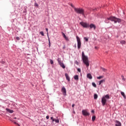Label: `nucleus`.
Masks as SVG:
<instances>
[{
    "label": "nucleus",
    "mask_w": 126,
    "mask_h": 126,
    "mask_svg": "<svg viewBox=\"0 0 126 126\" xmlns=\"http://www.w3.org/2000/svg\"><path fill=\"white\" fill-rule=\"evenodd\" d=\"M82 57L84 63L86 64L87 67H88V66H89V62H88V57L85 56V54H84V52H82Z\"/></svg>",
    "instance_id": "nucleus-1"
},
{
    "label": "nucleus",
    "mask_w": 126,
    "mask_h": 126,
    "mask_svg": "<svg viewBox=\"0 0 126 126\" xmlns=\"http://www.w3.org/2000/svg\"><path fill=\"white\" fill-rule=\"evenodd\" d=\"M107 20H110L111 21H114V23H117V22H118V23H120V22H122V20L121 19H119L118 18H116L115 17H110L109 18H107V20H105L106 23H108L107 22Z\"/></svg>",
    "instance_id": "nucleus-2"
},
{
    "label": "nucleus",
    "mask_w": 126,
    "mask_h": 126,
    "mask_svg": "<svg viewBox=\"0 0 126 126\" xmlns=\"http://www.w3.org/2000/svg\"><path fill=\"white\" fill-rule=\"evenodd\" d=\"M110 99V96L109 94H106L104 96H103L101 98V103L102 106H104L106 105V103H107V99Z\"/></svg>",
    "instance_id": "nucleus-3"
},
{
    "label": "nucleus",
    "mask_w": 126,
    "mask_h": 126,
    "mask_svg": "<svg viewBox=\"0 0 126 126\" xmlns=\"http://www.w3.org/2000/svg\"><path fill=\"white\" fill-rule=\"evenodd\" d=\"M74 11L78 14H82L84 16V10L80 8H74Z\"/></svg>",
    "instance_id": "nucleus-4"
},
{
    "label": "nucleus",
    "mask_w": 126,
    "mask_h": 126,
    "mask_svg": "<svg viewBox=\"0 0 126 126\" xmlns=\"http://www.w3.org/2000/svg\"><path fill=\"white\" fill-rule=\"evenodd\" d=\"M76 39H77V47H78V49H80V48L81 47V41H80V38H79V37H78V36H76Z\"/></svg>",
    "instance_id": "nucleus-5"
},
{
    "label": "nucleus",
    "mask_w": 126,
    "mask_h": 126,
    "mask_svg": "<svg viewBox=\"0 0 126 126\" xmlns=\"http://www.w3.org/2000/svg\"><path fill=\"white\" fill-rule=\"evenodd\" d=\"M80 24L84 27V28H88L89 27V24H87V23H84L83 22H81L80 23Z\"/></svg>",
    "instance_id": "nucleus-6"
},
{
    "label": "nucleus",
    "mask_w": 126,
    "mask_h": 126,
    "mask_svg": "<svg viewBox=\"0 0 126 126\" xmlns=\"http://www.w3.org/2000/svg\"><path fill=\"white\" fill-rule=\"evenodd\" d=\"M82 113L83 115V116H89L90 115V113L87 111V110H83L82 111Z\"/></svg>",
    "instance_id": "nucleus-7"
},
{
    "label": "nucleus",
    "mask_w": 126,
    "mask_h": 126,
    "mask_svg": "<svg viewBox=\"0 0 126 126\" xmlns=\"http://www.w3.org/2000/svg\"><path fill=\"white\" fill-rule=\"evenodd\" d=\"M62 92L63 93V95L65 96L66 95V90L64 87H63L62 89Z\"/></svg>",
    "instance_id": "nucleus-8"
},
{
    "label": "nucleus",
    "mask_w": 126,
    "mask_h": 126,
    "mask_svg": "<svg viewBox=\"0 0 126 126\" xmlns=\"http://www.w3.org/2000/svg\"><path fill=\"white\" fill-rule=\"evenodd\" d=\"M90 28L91 29H92V28H93L94 30H96V26H95V25H94V24H91L90 25Z\"/></svg>",
    "instance_id": "nucleus-9"
},
{
    "label": "nucleus",
    "mask_w": 126,
    "mask_h": 126,
    "mask_svg": "<svg viewBox=\"0 0 126 126\" xmlns=\"http://www.w3.org/2000/svg\"><path fill=\"white\" fill-rule=\"evenodd\" d=\"M115 123L116 126H122V123H121V122H120L119 121H116Z\"/></svg>",
    "instance_id": "nucleus-10"
},
{
    "label": "nucleus",
    "mask_w": 126,
    "mask_h": 126,
    "mask_svg": "<svg viewBox=\"0 0 126 126\" xmlns=\"http://www.w3.org/2000/svg\"><path fill=\"white\" fill-rule=\"evenodd\" d=\"M65 76L68 81H70V78L69 77V76H68V74L67 73L65 74Z\"/></svg>",
    "instance_id": "nucleus-11"
},
{
    "label": "nucleus",
    "mask_w": 126,
    "mask_h": 126,
    "mask_svg": "<svg viewBox=\"0 0 126 126\" xmlns=\"http://www.w3.org/2000/svg\"><path fill=\"white\" fill-rule=\"evenodd\" d=\"M74 79H75V80H79V77H78V75H75L74 76Z\"/></svg>",
    "instance_id": "nucleus-12"
},
{
    "label": "nucleus",
    "mask_w": 126,
    "mask_h": 126,
    "mask_svg": "<svg viewBox=\"0 0 126 126\" xmlns=\"http://www.w3.org/2000/svg\"><path fill=\"white\" fill-rule=\"evenodd\" d=\"M6 110L7 111V112H8L10 114H12L13 113V110H11L8 108H6Z\"/></svg>",
    "instance_id": "nucleus-13"
},
{
    "label": "nucleus",
    "mask_w": 126,
    "mask_h": 126,
    "mask_svg": "<svg viewBox=\"0 0 126 126\" xmlns=\"http://www.w3.org/2000/svg\"><path fill=\"white\" fill-rule=\"evenodd\" d=\"M62 35L63 38H64L65 40H68V38H67V37H66V35H65V34H64V33L62 32Z\"/></svg>",
    "instance_id": "nucleus-14"
},
{
    "label": "nucleus",
    "mask_w": 126,
    "mask_h": 126,
    "mask_svg": "<svg viewBox=\"0 0 126 126\" xmlns=\"http://www.w3.org/2000/svg\"><path fill=\"white\" fill-rule=\"evenodd\" d=\"M88 78H89L90 79H92V75H91V74H88L87 75Z\"/></svg>",
    "instance_id": "nucleus-15"
},
{
    "label": "nucleus",
    "mask_w": 126,
    "mask_h": 126,
    "mask_svg": "<svg viewBox=\"0 0 126 126\" xmlns=\"http://www.w3.org/2000/svg\"><path fill=\"white\" fill-rule=\"evenodd\" d=\"M59 64H60V65H61V66L62 67H63V68H65V66L64 65V64H63V63H60Z\"/></svg>",
    "instance_id": "nucleus-16"
},
{
    "label": "nucleus",
    "mask_w": 126,
    "mask_h": 126,
    "mask_svg": "<svg viewBox=\"0 0 126 126\" xmlns=\"http://www.w3.org/2000/svg\"><path fill=\"white\" fill-rule=\"evenodd\" d=\"M121 94L124 97V98L126 99V94H125V93H124V92H121Z\"/></svg>",
    "instance_id": "nucleus-17"
},
{
    "label": "nucleus",
    "mask_w": 126,
    "mask_h": 126,
    "mask_svg": "<svg viewBox=\"0 0 126 126\" xmlns=\"http://www.w3.org/2000/svg\"><path fill=\"white\" fill-rule=\"evenodd\" d=\"M105 82V80L103 79V80H100L99 82V84L98 85H101L102 84V83Z\"/></svg>",
    "instance_id": "nucleus-18"
},
{
    "label": "nucleus",
    "mask_w": 126,
    "mask_h": 126,
    "mask_svg": "<svg viewBox=\"0 0 126 126\" xmlns=\"http://www.w3.org/2000/svg\"><path fill=\"white\" fill-rule=\"evenodd\" d=\"M102 78H104V76H100L99 77H97V79L98 80L102 79Z\"/></svg>",
    "instance_id": "nucleus-19"
},
{
    "label": "nucleus",
    "mask_w": 126,
    "mask_h": 126,
    "mask_svg": "<svg viewBox=\"0 0 126 126\" xmlns=\"http://www.w3.org/2000/svg\"><path fill=\"white\" fill-rule=\"evenodd\" d=\"M120 43L122 44V45H124V44H126V41H125V40H121L120 41Z\"/></svg>",
    "instance_id": "nucleus-20"
},
{
    "label": "nucleus",
    "mask_w": 126,
    "mask_h": 126,
    "mask_svg": "<svg viewBox=\"0 0 126 126\" xmlns=\"http://www.w3.org/2000/svg\"><path fill=\"white\" fill-rule=\"evenodd\" d=\"M96 120V117L95 116H93L92 117V121L93 122H94Z\"/></svg>",
    "instance_id": "nucleus-21"
},
{
    "label": "nucleus",
    "mask_w": 126,
    "mask_h": 126,
    "mask_svg": "<svg viewBox=\"0 0 126 126\" xmlns=\"http://www.w3.org/2000/svg\"><path fill=\"white\" fill-rule=\"evenodd\" d=\"M92 85L93 86H94V87L95 88H96L97 87V86L96 85V84H95V83L93 82L92 83Z\"/></svg>",
    "instance_id": "nucleus-22"
},
{
    "label": "nucleus",
    "mask_w": 126,
    "mask_h": 126,
    "mask_svg": "<svg viewBox=\"0 0 126 126\" xmlns=\"http://www.w3.org/2000/svg\"><path fill=\"white\" fill-rule=\"evenodd\" d=\"M97 98H98V95L96 94H94V99H97Z\"/></svg>",
    "instance_id": "nucleus-23"
},
{
    "label": "nucleus",
    "mask_w": 126,
    "mask_h": 126,
    "mask_svg": "<svg viewBox=\"0 0 126 126\" xmlns=\"http://www.w3.org/2000/svg\"><path fill=\"white\" fill-rule=\"evenodd\" d=\"M47 35L48 38L49 44H51V41H50V37H49V35H48V33H47Z\"/></svg>",
    "instance_id": "nucleus-24"
},
{
    "label": "nucleus",
    "mask_w": 126,
    "mask_h": 126,
    "mask_svg": "<svg viewBox=\"0 0 126 126\" xmlns=\"http://www.w3.org/2000/svg\"><path fill=\"white\" fill-rule=\"evenodd\" d=\"M57 61H58V62L59 63V64L62 63V62H61V59L60 58H58L57 59Z\"/></svg>",
    "instance_id": "nucleus-25"
},
{
    "label": "nucleus",
    "mask_w": 126,
    "mask_h": 126,
    "mask_svg": "<svg viewBox=\"0 0 126 126\" xmlns=\"http://www.w3.org/2000/svg\"><path fill=\"white\" fill-rule=\"evenodd\" d=\"M51 120H52V123H54V122H55V119H54V117H51Z\"/></svg>",
    "instance_id": "nucleus-26"
},
{
    "label": "nucleus",
    "mask_w": 126,
    "mask_h": 126,
    "mask_svg": "<svg viewBox=\"0 0 126 126\" xmlns=\"http://www.w3.org/2000/svg\"><path fill=\"white\" fill-rule=\"evenodd\" d=\"M55 122L57 124H59V123H60V121L59 120V119H55Z\"/></svg>",
    "instance_id": "nucleus-27"
},
{
    "label": "nucleus",
    "mask_w": 126,
    "mask_h": 126,
    "mask_svg": "<svg viewBox=\"0 0 126 126\" xmlns=\"http://www.w3.org/2000/svg\"><path fill=\"white\" fill-rule=\"evenodd\" d=\"M84 39L86 40V42H88V38L87 37H84Z\"/></svg>",
    "instance_id": "nucleus-28"
},
{
    "label": "nucleus",
    "mask_w": 126,
    "mask_h": 126,
    "mask_svg": "<svg viewBox=\"0 0 126 126\" xmlns=\"http://www.w3.org/2000/svg\"><path fill=\"white\" fill-rule=\"evenodd\" d=\"M50 63L51 64H53L54 63V61H53V60L52 59L50 60Z\"/></svg>",
    "instance_id": "nucleus-29"
},
{
    "label": "nucleus",
    "mask_w": 126,
    "mask_h": 126,
    "mask_svg": "<svg viewBox=\"0 0 126 126\" xmlns=\"http://www.w3.org/2000/svg\"><path fill=\"white\" fill-rule=\"evenodd\" d=\"M39 34H40L42 36H44V32H39Z\"/></svg>",
    "instance_id": "nucleus-30"
},
{
    "label": "nucleus",
    "mask_w": 126,
    "mask_h": 126,
    "mask_svg": "<svg viewBox=\"0 0 126 126\" xmlns=\"http://www.w3.org/2000/svg\"><path fill=\"white\" fill-rule=\"evenodd\" d=\"M13 122L15 125H17L18 126H20V125L18 124L17 123H16V122L14 121V120H13Z\"/></svg>",
    "instance_id": "nucleus-31"
},
{
    "label": "nucleus",
    "mask_w": 126,
    "mask_h": 126,
    "mask_svg": "<svg viewBox=\"0 0 126 126\" xmlns=\"http://www.w3.org/2000/svg\"><path fill=\"white\" fill-rule=\"evenodd\" d=\"M34 5H35V6H36L37 7H38L39 6V5L38 4V3H36V2L34 3Z\"/></svg>",
    "instance_id": "nucleus-32"
},
{
    "label": "nucleus",
    "mask_w": 126,
    "mask_h": 126,
    "mask_svg": "<svg viewBox=\"0 0 126 126\" xmlns=\"http://www.w3.org/2000/svg\"><path fill=\"white\" fill-rule=\"evenodd\" d=\"M16 39L17 41H19V40H20V38L18 36L16 37Z\"/></svg>",
    "instance_id": "nucleus-33"
},
{
    "label": "nucleus",
    "mask_w": 126,
    "mask_h": 126,
    "mask_svg": "<svg viewBox=\"0 0 126 126\" xmlns=\"http://www.w3.org/2000/svg\"><path fill=\"white\" fill-rule=\"evenodd\" d=\"M77 70H78V71L79 72H81V69H80V68H78L77 69Z\"/></svg>",
    "instance_id": "nucleus-34"
},
{
    "label": "nucleus",
    "mask_w": 126,
    "mask_h": 126,
    "mask_svg": "<svg viewBox=\"0 0 126 126\" xmlns=\"http://www.w3.org/2000/svg\"><path fill=\"white\" fill-rule=\"evenodd\" d=\"M45 30H46V31L47 32L48 35H49V32H48V31H49V29H48L47 28H46V29H45Z\"/></svg>",
    "instance_id": "nucleus-35"
},
{
    "label": "nucleus",
    "mask_w": 126,
    "mask_h": 126,
    "mask_svg": "<svg viewBox=\"0 0 126 126\" xmlns=\"http://www.w3.org/2000/svg\"><path fill=\"white\" fill-rule=\"evenodd\" d=\"M71 6L72 7H73L74 9V8H76L74 6H73V5L72 4H71Z\"/></svg>",
    "instance_id": "nucleus-36"
},
{
    "label": "nucleus",
    "mask_w": 126,
    "mask_h": 126,
    "mask_svg": "<svg viewBox=\"0 0 126 126\" xmlns=\"http://www.w3.org/2000/svg\"><path fill=\"white\" fill-rule=\"evenodd\" d=\"M46 118L47 120H49V118H50V117L49 116H47L46 117Z\"/></svg>",
    "instance_id": "nucleus-37"
},
{
    "label": "nucleus",
    "mask_w": 126,
    "mask_h": 126,
    "mask_svg": "<svg viewBox=\"0 0 126 126\" xmlns=\"http://www.w3.org/2000/svg\"><path fill=\"white\" fill-rule=\"evenodd\" d=\"M122 78L123 80H125V78L124 77V76L123 75L122 76Z\"/></svg>",
    "instance_id": "nucleus-38"
},
{
    "label": "nucleus",
    "mask_w": 126,
    "mask_h": 126,
    "mask_svg": "<svg viewBox=\"0 0 126 126\" xmlns=\"http://www.w3.org/2000/svg\"><path fill=\"white\" fill-rule=\"evenodd\" d=\"M102 70H103V71H105V70H106V69L105 68H102Z\"/></svg>",
    "instance_id": "nucleus-39"
},
{
    "label": "nucleus",
    "mask_w": 126,
    "mask_h": 126,
    "mask_svg": "<svg viewBox=\"0 0 126 126\" xmlns=\"http://www.w3.org/2000/svg\"><path fill=\"white\" fill-rule=\"evenodd\" d=\"M74 106H75L74 104H73L72 105V108H73V107H74Z\"/></svg>",
    "instance_id": "nucleus-40"
},
{
    "label": "nucleus",
    "mask_w": 126,
    "mask_h": 126,
    "mask_svg": "<svg viewBox=\"0 0 126 126\" xmlns=\"http://www.w3.org/2000/svg\"><path fill=\"white\" fill-rule=\"evenodd\" d=\"M94 110H92V113H94Z\"/></svg>",
    "instance_id": "nucleus-41"
},
{
    "label": "nucleus",
    "mask_w": 126,
    "mask_h": 126,
    "mask_svg": "<svg viewBox=\"0 0 126 126\" xmlns=\"http://www.w3.org/2000/svg\"><path fill=\"white\" fill-rule=\"evenodd\" d=\"M49 47L50 48V47H51V44H49Z\"/></svg>",
    "instance_id": "nucleus-42"
},
{
    "label": "nucleus",
    "mask_w": 126,
    "mask_h": 126,
    "mask_svg": "<svg viewBox=\"0 0 126 126\" xmlns=\"http://www.w3.org/2000/svg\"><path fill=\"white\" fill-rule=\"evenodd\" d=\"M76 64H78V62H76Z\"/></svg>",
    "instance_id": "nucleus-43"
},
{
    "label": "nucleus",
    "mask_w": 126,
    "mask_h": 126,
    "mask_svg": "<svg viewBox=\"0 0 126 126\" xmlns=\"http://www.w3.org/2000/svg\"><path fill=\"white\" fill-rule=\"evenodd\" d=\"M63 49H65V46L63 47Z\"/></svg>",
    "instance_id": "nucleus-44"
},
{
    "label": "nucleus",
    "mask_w": 126,
    "mask_h": 126,
    "mask_svg": "<svg viewBox=\"0 0 126 126\" xmlns=\"http://www.w3.org/2000/svg\"><path fill=\"white\" fill-rule=\"evenodd\" d=\"M14 119H16V118H14Z\"/></svg>",
    "instance_id": "nucleus-45"
}]
</instances>
